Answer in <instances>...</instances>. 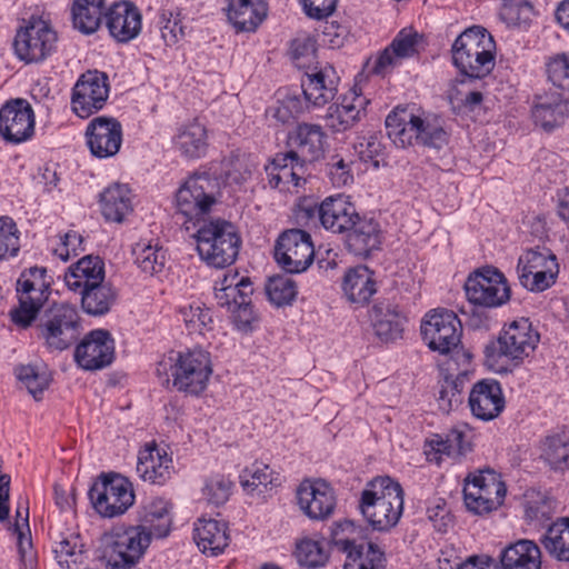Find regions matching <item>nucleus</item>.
<instances>
[{
  "instance_id": "f257e3e1",
  "label": "nucleus",
  "mask_w": 569,
  "mask_h": 569,
  "mask_svg": "<svg viewBox=\"0 0 569 569\" xmlns=\"http://www.w3.org/2000/svg\"><path fill=\"white\" fill-rule=\"evenodd\" d=\"M388 137L399 147L413 142L435 149H441L448 142V134L440 119L425 114L412 106L397 107L386 118Z\"/></svg>"
},
{
  "instance_id": "f03ea898",
  "label": "nucleus",
  "mask_w": 569,
  "mask_h": 569,
  "mask_svg": "<svg viewBox=\"0 0 569 569\" xmlns=\"http://www.w3.org/2000/svg\"><path fill=\"white\" fill-rule=\"evenodd\" d=\"M359 510L372 530L385 532L395 528L403 511V490L390 477H377L366 485Z\"/></svg>"
},
{
  "instance_id": "7ed1b4c3",
  "label": "nucleus",
  "mask_w": 569,
  "mask_h": 569,
  "mask_svg": "<svg viewBox=\"0 0 569 569\" xmlns=\"http://www.w3.org/2000/svg\"><path fill=\"white\" fill-rule=\"evenodd\" d=\"M194 238L197 251L207 264L224 268L236 261L241 238L231 222L223 219L203 221Z\"/></svg>"
},
{
  "instance_id": "20e7f679",
  "label": "nucleus",
  "mask_w": 569,
  "mask_h": 569,
  "mask_svg": "<svg viewBox=\"0 0 569 569\" xmlns=\"http://www.w3.org/2000/svg\"><path fill=\"white\" fill-rule=\"evenodd\" d=\"M492 37L481 27L465 30L452 44V62L465 76L480 79L495 67Z\"/></svg>"
},
{
  "instance_id": "39448f33",
  "label": "nucleus",
  "mask_w": 569,
  "mask_h": 569,
  "mask_svg": "<svg viewBox=\"0 0 569 569\" xmlns=\"http://www.w3.org/2000/svg\"><path fill=\"white\" fill-rule=\"evenodd\" d=\"M52 278L44 267L24 269L16 286L18 306L10 311L11 321L19 328H29L51 293Z\"/></svg>"
},
{
  "instance_id": "423d86ee",
  "label": "nucleus",
  "mask_w": 569,
  "mask_h": 569,
  "mask_svg": "<svg viewBox=\"0 0 569 569\" xmlns=\"http://www.w3.org/2000/svg\"><path fill=\"white\" fill-rule=\"evenodd\" d=\"M540 335L527 318L512 321L503 328L497 340L485 347L486 361L490 367L507 358L516 363L533 353Z\"/></svg>"
},
{
  "instance_id": "0eeeda50",
  "label": "nucleus",
  "mask_w": 569,
  "mask_h": 569,
  "mask_svg": "<svg viewBox=\"0 0 569 569\" xmlns=\"http://www.w3.org/2000/svg\"><path fill=\"white\" fill-rule=\"evenodd\" d=\"M170 360L172 386L178 391L199 396L207 389L213 372L208 351L201 348L188 349L177 352Z\"/></svg>"
},
{
  "instance_id": "6e6552de",
  "label": "nucleus",
  "mask_w": 569,
  "mask_h": 569,
  "mask_svg": "<svg viewBox=\"0 0 569 569\" xmlns=\"http://www.w3.org/2000/svg\"><path fill=\"white\" fill-rule=\"evenodd\" d=\"M423 341L432 351L452 355L470 360V355L461 347L462 326L453 311L435 310L421 323Z\"/></svg>"
},
{
  "instance_id": "1a4fd4ad",
  "label": "nucleus",
  "mask_w": 569,
  "mask_h": 569,
  "mask_svg": "<svg viewBox=\"0 0 569 569\" xmlns=\"http://www.w3.org/2000/svg\"><path fill=\"white\" fill-rule=\"evenodd\" d=\"M77 308L68 303L53 305L41 315L37 323L38 336L52 350L69 348L79 336Z\"/></svg>"
},
{
  "instance_id": "9d476101",
  "label": "nucleus",
  "mask_w": 569,
  "mask_h": 569,
  "mask_svg": "<svg viewBox=\"0 0 569 569\" xmlns=\"http://www.w3.org/2000/svg\"><path fill=\"white\" fill-rule=\"evenodd\" d=\"M506 492L501 476L489 468L470 473L465 480V503L467 509L476 515L489 513L499 508Z\"/></svg>"
},
{
  "instance_id": "9b49d317",
  "label": "nucleus",
  "mask_w": 569,
  "mask_h": 569,
  "mask_svg": "<svg viewBox=\"0 0 569 569\" xmlns=\"http://www.w3.org/2000/svg\"><path fill=\"white\" fill-rule=\"evenodd\" d=\"M218 180L207 172H194L186 179L176 193L178 211L187 219L200 221L216 203Z\"/></svg>"
},
{
  "instance_id": "f8f14e48",
  "label": "nucleus",
  "mask_w": 569,
  "mask_h": 569,
  "mask_svg": "<svg viewBox=\"0 0 569 569\" xmlns=\"http://www.w3.org/2000/svg\"><path fill=\"white\" fill-rule=\"evenodd\" d=\"M57 47V32L47 21L34 17L17 31L13 41L17 57L27 63L46 60Z\"/></svg>"
},
{
  "instance_id": "ddd939ff",
  "label": "nucleus",
  "mask_w": 569,
  "mask_h": 569,
  "mask_svg": "<svg viewBox=\"0 0 569 569\" xmlns=\"http://www.w3.org/2000/svg\"><path fill=\"white\" fill-rule=\"evenodd\" d=\"M558 272L557 258L548 248L529 249L518 258V280L529 291L547 290L556 282Z\"/></svg>"
},
{
  "instance_id": "4468645a",
  "label": "nucleus",
  "mask_w": 569,
  "mask_h": 569,
  "mask_svg": "<svg viewBox=\"0 0 569 569\" xmlns=\"http://www.w3.org/2000/svg\"><path fill=\"white\" fill-rule=\"evenodd\" d=\"M89 498L103 517L112 518L124 513L134 501L131 482L120 475H102L100 481L89 490Z\"/></svg>"
},
{
  "instance_id": "2eb2a0df",
  "label": "nucleus",
  "mask_w": 569,
  "mask_h": 569,
  "mask_svg": "<svg viewBox=\"0 0 569 569\" xmlns=\"http://www.w3.org/2000/svg\"><path fill=\"white\" fill-rule=\"evenodd\" d=\"M252 292L249 278L237 279V274L224 276L220 287L216 288L218 305L231 312L232 322L239 330H249L256 319L250 300Z\"/></svg>"
},
{
  "instance_id": "dca6fc26",
  "label": "nucleus",
  "mask_w": 569,
  "mask_h": 569,
  "mask_svg": "<svg viewBox=\"0 0 569 569\" xmlns=\"http://www.w3.org/2000/svg\"><path fill=\"white\" fill-rule=\"evenodd\" d=\"M465 291L470 303L485 308L500 307L510 299V288L505 276L491 267L470 274Z\"/></svg>"
},
{
  "instance_id": "f3484780",
  "label": "nucleus",
  "mask_w": 569,
  "mask_h": 569,
  "mask_svg": "<svg viewBox=\"0 0 569 569\" xmlns=\"http://www.w3.org/2000/svg\"><path fill=\"white\" fill-rule=\"evenodd\" d=\"M109 92L110 82L107 73L99 70L86 71L72 88V111L82 119L89 118L106 106Z\"/></svg>"
},
{
  "instance_id": "a211bd4d",
  "label": "nucleus",
  "mask_w": 569,
  "mask_h": 569,
  "mask_svg": "<svg viewBox=\"0 0 569 569\" xmlns=\"http://www.w3.org/2000/svg\"><path fill=\"white\" fill-rule=\"evenodd\" d=\"M315 249L311 236L301 229L282 232L274 246L277 263L289 273H300L313 262Z\"/></svg>"
},
{
  "instance_id": "6ab92c4d",
  "label": "nucleus",
  "mask_w": 569,
  "mask_h": 569,
  "mask_svg": "<svg viewBox=\"0 0 569 569\" xmlns=\"http://www.w3.org/2000/svg\"><path fill=\"white\" fill-rule=\"evenodd\" d=\"M151 537L141 528L129 527L114 535L107 555L109 569H134L149 547Z\"/></svg>"
},
{
  "instance_id": "aec40b11",
  "label": "nucleus",
  "mask_w": 569,
  "mask_h": 569,
  "mask_svg": "<svg viewBox=\"0 0 569 569\" xmlns=\"http://www.w3.org/2000/svg\"><path fill=\"white\" fill-rule=\"evenodd\" d=\"M34 134V113L21 98L7 101L0 108V136L11 144L26 142Z\"/></svg>"
},
{
  "instance_id": "412c9836",
  "label": "nucleus",
  "mask_w": 569,
  "mask_h": 569,
  "mask_svg": "<svg viewBox=\"0 0 569 569\" xmlns=\"http://www.w3.org/2000/svg\"><path fill=\"white\" fill-rule=\"evenodd\" d=\"M87 144L91 153L100 159L116 156L122 143L121 123L111 117H97L86 130Z\"/></svg>"
},
{
  "instance_id": "4be33fe9",
  "label": "nucleus",
  "mask_w": 569,
  "mask_h": 569,
  "mask_svg": "<svg viewBox=\"0 0 569 569\" xmlns=\"http://www.w3.org/2000/svg\"><path fill=\"white\" fill-rule=\"evenodd\" d=\"M301 510L311 519L323 520L335 510V491L325 480H305L297 490Z\"/></svg>"
},
{
  "instance_id": "5701e85b",
  "label": "nucleus",
  "mask_w": 569,
  "mask_h": 569,
  "mask_svg": "<svg viewBox=\"0 0 569 569\" xmlns=\"http://www.w3.org/2000/svg\"><path fill=\"white\" fill-rule=\"evenodd\" d=\"M113 355V339L103 329L89 332L74 351L76 361L86 370H97L110 365Z\"/></svg>"
},
{
  "instance_id": "b1692460",
  "label": "nucleus",
  "mask_w": 569,
  "mask_h": 569,
  "mask_svg": "<svg viewBox=\"0 0 569 569\" xmlns=\"http://www.w3.org/2000/svg\"><path fill=\"white\" fill-rule=\"evenodd\" d=\"M468 406L473 417L490 421L505 409V397L500 383L495 379H481L472 385Z\"/></svg>"
},
{
  "instance_id": "393cba45",
  "label": "nucleus",
  "mask_w": 569,
  "mask_h": 569,
  "mask_svg": "<svg viewBox=\"0 0 569 569\" xmlns=\"http://www.w3.org/2000/svg\"><path fill=\"white\" fill-rule=\"evenodd\" d=\"M369 100L356 90L343 96L340 103L331 104L325 117L327 127L332 132H345L358 123L366 114Z\"/></svg>"
},
{
  "instance_id": "a878e982",
  "label": "nucleus",
  "mask_w": 569,
  "mask_h": 569,
  "mask_svg": "<svg viewBox=\"0 0 569 569\" xmlns=\"http://www.w3.org/2000/svg\"><path fill=\"white\" fill-rule=\"evenodd\" d=\"M339 78L331 66L306 72L301 80L305 103L322 107L333 100L338 92Z\"/></svg>"
},
{
  "instance_id": "bb28decb",
  "label": "nucleus",
  "mask_w": 569,
  "mask_h": 569,
  "mask_svg": "<svg viewBox=\"0 0 569 569\" xmlns=\"http://www.w3.org/2000/svg\"><path fill=\"white\" fill-rule=\"evenodd\" d=\"M326 143L327 134L321 126L303 122L289 136V144L292 147L289 152H293L307 164L323 156Z\"/></svg>"
},
{
  "instance_id": "cd10ccee",
  "label": "nucleus",
  "mask_w": 569,
  "mask_h": 569,
  "mask_svg": "<svg viewBox=\"0 0 569 569\" xmlns=\"http://www.w3.org/2000/svg\"><path fill=\"white\" fill-rule=\"evenodd\" d=\"M422 36L413 29H402L392 42L380 52L373 66V72L386 74L397 67L403 59L418 52Z\"/></svg>"
},
{
  "instance_id": "c85d7f7f",
  "label": "nucleus",
  "mask_w": 569,
  "mask_h": 569,
  "mask_svg": "<svg viewBox=\"0 0 569 569\" xmlns=\"http://www.w3.org/2000/svg\"><path fill=\"white\" fill-rule=\"evenodd\" d=\"M104 16L110 34L119 42H128L141 31V13L129 1L113 3Z\"/></svg>"
},
{
  "instance_id": "c756f323",
  "label": "nucleus",
  "mask_w": 569,
  "mask_h": 569,
  "mask_svg": "<svg viewBox=\"0 0 569 569\" xmlns=\"http://www.w3.org/2000/svg\"><path fill=\"white\" fill-rule=\"evenodd\" d=\"M345 242L350 252L367 258L379 250L382 242V230L373 218L358 216L353 226L345 236Z\"/></svg>"
},
{
  "instance_id": "7c9ffc66",
  "label": "nucleus",
  "mask_w": 569,
  "mask_h": 569,
  "mask_svg": "<svg viewBox=\"0 0 569 569\" xmlns=\"http://www.w3.org/2000/svg\"><path fill=\"white\" fill-rule=\"evenodd\" d=\"M172 459L154 442L147 443L138 453L137 473L143 481L163 485L172 473Z\"/></svg>"
},
{
  "instance_id": "2f4dec72",
  "label": "nucleus",
  "mask_w": 569,
  "mask_h": 569,
  "mask_svg": "<svg viewBox=\"0 0 569 569\" xmlns=\"http://www.w3.org/2000/svg\"><path fill=\"white\" fill-rule=\"evenodd\" d=\"M531 114L537 126L551 131L562 126L568 118V100L558 91L539 94L535 99Z\"/></svg>"
},
{
  "instance_id": "473e14b6",
  "label": "nucleus",
  "mask_w": 569,
  "mask_h": 569,
  "mask_svg": "<svg viewBox=\"0 0 569 569\" xmlns=\"http://www.w3.org/2000/svg\"><path fill=\"white\" fill-rule=\"evenodd\" d=\"M318 212L325 229L345 236L359 216L355 206L341 194L325 199Z\"/></svg>"
},
{
  "instance_id": "72a5a7b5",
  "label": "nucleus",
  "mask_w": 569,
  "mask_h": 569,
  "mask_svg": "<svg viewBox=\"0 0 569 569\" xmlns=\"http://www.w3.org/2000/svg\"><path fill=\"white\" fill-rule=\"evenodd\" d=\"M104 262L99 256L88 254L71 264L64 273L66 286L80 291L89 286L104 281Z\"/></svg>"
},
{
  "instance_id": "f704fd0d",
  "label": "nucleus",
  "mask_w": 569,
  "mask_h": 569,
  "mask_svg": "<svg viewBox=\"0 0 569 569\" xmlns=\"http://www.w3.org/2000/svg\"><path fill=\"white\" fill-rule=\"evenodd\" d=\"M268 6L263 0H230L227 17L237 32H253L266 19Z\"/></svg>"
},
{
  "instance_id": "c9c22d12",
  "label": "nucleus",
  "mask_w": 569,
  "mask_h": 569,
  "mask_svg": "<svg viewBox=\"0 0 569 569\" xmlns=\"http://www.w3.org/2000/svg\"><path fill=\"white\" fill-rule=\"evenodd\" d=\"M267 170L270 186L287 190L289 184L299 186L300 179L306 173V163L293 152L288 151L276 154Z\"/></svg>"
},
{
  "instance_id": "e433bc0d",
  "label": "nucleus",
  "mask_w": 569,
  "mask_h": 569,
  "mask_svg": "<svg viewBox=\"0 0 569 569\" xmlns=\"http://www.w3.org/2000/svg\"><path fill=\"white\" fill-rule=\"evenodd\" d=\"M173 148L186 159H199L208 149V134L204 124L197 120L180 126L172 139Z\"/></svg>"
},
{
  "instance_id": "4c0bfd02",
  "label": "nucleus",
  "mask_w": 569,
  "mask_h": 569,
  "mask_svg": "<svg viewBox=\"0 0 569 569\" xmlns=\"http://www.w3.org/2000/svg\"><path fill=\"white\" fill-rule=\"evenodd\" d=\"M371 320L376 335L386 342L401 338L407 321L397 306L383 302L372 307Z\"/></svg>"
},
{
  "instance_id": "58836bf2",
  "label": "nucleus",
  "mask_w": 569,
  "mask_h": 569,
  "mask_svg": "<svg viewBox=\"0 0 569 569\" xmlns=\"http://www.w3.org/2000/svg\"><path fill=\"white\" fill-rule=\"evenodd\" d=\"M502 569H541L540 548L522 539L506 547L500 553Z\"/></svg>"
},
{
  "instance_id": "ea45409f",
  "label": "nucleus",
  "mask_w": 569,
  "mask_h": 569,
  "mask_svg": "<svg viewBox=\"0 0 569 569\" xmlns=\"http://www.w3.org/2000/svg\"><path fill=\"white\" fill-rule=\"evenodd\" d=\"M194 541L203 553H221L229 545L226 523L214 519H199L194 526Z\"/></svg>"
},
{
  "instance_id": "a19ab883",
  "label": "nucleus",
  "mask_w": 569,
  "mask_h": 569,
  "mask_svg": "<svg viewBox=\"0 0 569 569\" xmlns=\"http://www.w3.org/2000/svg\"><path fill=\"white\" fill-rule=\"evenodd\" d=\"M140 523L137 526L148 536L163 538L168 536L171 526L169 503L162 498H154L147 502L139 516Z\"/></svg>"
},
{
  "instance_id": "79ce46f5",
  "label": "nucleus",
  "mask_w": 569,
  "mask_h": 569,
  "mask_svg": "<svg viewBox=\"0 0 569 569\" xmlns=\"http://www.w3.org/2000/svg\"><path fill=\"white\" fill-rule=\"evenodd\" d=\"M100 206L106 220L121 222L132 211L130 189L122 183L109 186L100 194Z\"/></svg>"
},
{
  "instance_id": "37998d69",
  "label": "nucleus",
  "mask_w": 569,
  "mask_h": 569,
  "mask_svg": "<svg viewBox=\"0 0 569 569\" xmlns=\"http://www.w3.org/2000/svg\"><path fill=\"white\" fill-rule=\"evenodd\" d=\"M342 290L350 302L363 305L376 292V281L370 270L360 266L345 274Z\"/></svg>"
},
{
  "instance_id": "c03bdc74",
  "label": "nucleus",
  "mask_w": 569,
  "mask_h": 569,
  "mask_svg": "<svg viewBox=\"0 0 569 569\" xmlns=\"http://www.w3.org/2000/svg\"><path fill=\"white\" fill-rule=\"evenodd\" d=\"M79 292L81 295V308L90 316L108 313L117 300L116 289L104 281L89 286Z\"/></svg>"
},
{
  "instance_id": "a18cd8bd",
  "label": "nucleus",
  "mask_w": 569,
  "mask_h": 569,
  "mask_svg": "<svg viewBox=\"0 0 569 569\" xmlns=\"http://www.w3.org/2000/svg\"><path fill=\"white\" fill-rule=\"evenodd\" d=\"M470 382V372L467 369L459 371L456 376L446 375L440 383L438 403L443 412H449L463 402L465 390Z\"/></svg>"
},
{
  "instance_id": "49530a36",
  "label": "nucleus",
  "mask_w": 569,
  "mask_h": 569,
  "mask_svg": "<svg viewBox=\"0 0 569 569\" xmlns=\"http://www.w3.org/2000/svg\"><path fill=\"white\" fill-rule=\"evenodd\" d=\"M104 0H76L72 7V21L76 29L90 34L101 23Z\"/></svg>"
},
{
  "instance_id": "de8ad7c7",
  "label": "nucleus",
  "mask_w": 569,
  "mask_h": 569,
  "mask_svg": "<svg viewBox=\"0 0 569 569\" xmlns=\"http://www.w3.org/2000/svg\"><path fill=\"white\" fill-rule=\"evenodd\" d=\"M541 542L550 556L559 561H569V518L552 523Z\"/></svg>"
},
{
  "instance_id": "09e8293b",
  "label": "nucleus",
  "mask_w": 569,
  "mask_h": 569,
  "mask_svg": "<svg viewBox=\"0 0 569 569\" xmlns=\"http://www.w3.org/2000/svg\"><path fill=\"white\" fill-rule=\"evenodd\" d=\"M134 262L140 270L153 276L163 270L166 263V251L159 243L140 241L132 249Z\"/></svg>"
},
{
  "instance_id": "8fccbe9b",
  "label": "nucleus",
  "mask_w": 569,
  "mask_h": 569,
  "mask_svg": "<svg viewBox=\"0 0 569 569\" xmlns=\"http://www.w3.org/2000/svg\"><path fill=\"white\" fill-rule=\"evenodd\" d=\"M540 457L553 470L569 469V439L561 436L547 437L541 445Z\"/></svg>"
},
{
  "instance_id": "3c124183",
  "label": "nucleus",
  "mask_w": 569,
  "mask_h": 569,
  "mask_svg": "<svg viewBox=\"0 0 569 569\" xmlns=\"http://www.w3.org/2000/svg\"><path fill=\"white\" fill-rule=\"evenodd\" d=\"M273 471L267 465L254 463L251 468H247L240 476V482L248 492L263 495L268 489L277 486Z\"/></svg>"
},
{
  "instance_id": "603ef678",
  "label": "nucleus",
  "mask_w": 569,
  "mask_h": 569,
  "mask_svg": "<svg viewBox=\"0 0 569 569\" xmlns=\"http://www.w3.org/2000/svg\"><path fill=\"white\" fill-rule=\"evenodd\" d=\"M343 569H386L385 552L372 542L359 545V549L348 558Z\"/></svg>"
},
{
  "instance_id": "864d4df0",
  "label": "nucleus",
  "mask_w": 569,
  "mask_h": 569,
  "mask_svg": "<svg viewBox=\"0 0 569 569\" xmlns=\"http://www.w3.org/2000/svg\"><path fill=\"white\" fill-rule=\"evenodd\" d=\"M53 551L57 562L61 568L72 569L73 566L82 563L83 561V545L77 535L70 533L61 537V539L56 542Z\"/></svg>"
},
{
  "instance_id": "5fc2aeb1",
  "label": "nucleus",
  "mask_w": 569,
  "mask_h": 569,
  "mask_svg": "<svg viewBox=\"0 0 569 569\" xmlns=\"http://www.w3.org/2000/svg\"><path fill=\"white\" fill-rule=\"evenodd\" d=\"M307 104L299 96L287 94L278 100L266 111L268 118L276 120L281 124L290 123L297 119L306 109Z\"/></svg>"
},
{
  "instance_id": "6e6d98bb",
  "label": "nucleus",
  "mask_w": 569,
  "mask_h": 569,
  "mask_svg": "<svg viewBox=\"0 0 569 569\" xmlns=\"http://www.w3.org/2000/svg\"><path fill=\"white\" fill-rule=\"evenodd\" d=\"M522 506L525 517L530 522L549 520L555 508L552 499L537 491L526 492Z\"/></svg>"
},
{
  "instance_id": "4d7b16f0",
  "label": "nucleus",
  "mask_w": 569,
  "mask_h": 569,
  "mask_svg": "<svg viewBox=\"0 0 569 569\" xmlns=\"http://www.w3.org/2000/svg\"><path fill=\"white\" fill-rule=\"evenodd\" d=\"M16 376L18 380L26 386L29 393L36 399L40 400L42 392L50 385V376L46 370H40L36 366L27 365L16 368Z\"/></svg>"
},
{
  "instance_id": "13d9d810",
  "label": "nucleus",
  "mask_w": 569,
  "mask_h": 569,
  "mask_svg": "<svg viewBox=\"0 0 569 569\" xmlns=\"http://www.w3.org/2000/svg\"><path fill=\"white\" fill-rule=\"evenodd\" d=\"M179 312L187 326L191 331L203 333L206 330L211 329L213 322L210 309L204 308L200 301L181 306Z\"/></svg>"
},
{
  "instance_id": "bf43d9fd",
  "label": "nucleus",
  "mask_w": 569,
  "mask_h": 569,
  "mask_svg": "<svg viewBox=\"0 0 569 569\" xmlns=\"http://www.w3.org/2000/svg\"><path fill=\"white\" fill-rule=\"evenodd\" d=\"M269 300L277 307L291 305L297 296L296 282L288 277L278 276L269 279L266 284Z\"/></svg>"
},
{
  "instance_id": "052dcab7",
  "label": "nucleus",
  "mask_w": 569,
  "mask_h": 569,
  "mask_svg": "<svg viewBox=\"0 0 569 569\" xmlns=\"http://www.w3.org/2000/svg\"><path fill=\"white\" fill-rule=\"evenodd\" d=\"M232 482L223 475H213L204 480L201 489L203 499L213 506L226 503L231 495Z\"/></svg>"
},
{
  "instance_id": "680f3d73",
  "label": "nucleus",
  "mask_w": 569,
  "mask_h": 569,
  "mask_svg": "<svg viewBox=\"0 0 569 569\" xmlns=\"http://www.w3.org/2000/svg\"><path fill=\"white\" fill-rule=\"evenodd\" d=\"M20 249V231L10 217H0V260L17 256Z\"/></svg>"
},
{
  "instance_id": "e2e57ef3",
  "label": "nucleus",
  "mask_w": 569,
  "mask_h": 569,
  "mask_svg": "<svg viewBox=\"0 0 569 569\" xmlns=\"http://www.w3.org/2000/svg\"><path fill=\"white\" fill-rule=\"evenodd\" d=\"M254 163L250 160L249 156L243 152L237 151L223 160V170L227 179L234 183L246 181L252 173Z\"/></svg>"
},
{
  "instance_id": "0e129e2a",
  "label": "nucleus",
  "mask_w": 569,
  "mask_h": 569,
  "mask_svg": "<svg viewBox=\"0 0 569 569\" xmlns=\"http://www.w3.org/2000/svg\"><path fill=\"white\" fill-rule=\"evenodd\" d=\"M297 558L300 565L317 568L328 560V553L320 541L305 539L297 545Z\"/></svg>"
},
{
  "instance_id": "69168bd1",
  "label": "nucleus",
  "mask_w": 569,
  "mask_h": 569,
  "mask_svg": "<svg viewBox=\"0 0 569 569\" xmlns=\"http://www.w3.org/2000/svg\"><path fill=\"white\" fill-rule=\"evenodd\" d=\"M356 526L350 520L336 522L331 528V541L335 546L339 547L343 552H347L348 558L353 556V551L359 549L356 545L353 533Z\"/></svg>"
},
{
  "instance_id": "338daca9",
  "label": "nucleus",
  "mask_w": 569,
  "mask_h": 569,
  "mask_svg": "<svg viewBox=\"0 0 569 569\" xmlns=\"http://www.w3.org/2000/svg\"><path fill=\"white\" fill-rule=\"evenodd\" d=\"M547 74L555 87L569 91V53L550 58L547 63Z\"/></svg>"
},
{
  "instance_id": "774afa93",
  "label": "nucleus",
  "mask_w": 569,
  "mask_h": 569,
  "mask_svg": "<svg viewBox=\"0 0 569 569\" xmlns=\"http://www.w3.org/2000/svg\"><path fill=\"white\" fill-rule=\"evenodd\" d=\"M161 37L167 46L176 44L184 37V28L181 24L179 13L173 14L172 11L163 10L160 14Z\"/></svg>"
}]
</instances>
